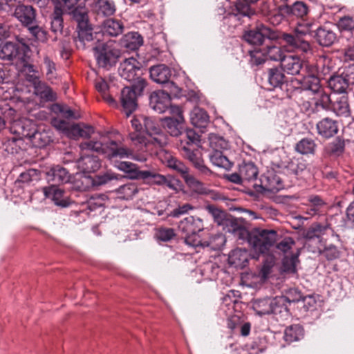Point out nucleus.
Returning <instances> with one entry per match:
<instances>
[{
  "label": "nucleus",
  "instance_id": "nucleus-10",
  "mask_svg": "<svg viewBox=\"0 0 354 354\" xmlns=\"http://www.w3.org/2000/svg\"><path fill=\"white\" fill-rule=\"evenodd\" d=\"M243 37L250 45L259 46L267 42L270 43V40L276 39L277 36L271 28L260 24L253 29L245 31Z\"/></svg>",
  "mask_w": 354,
  "mask_h": 354
},
{
  "label": "nucleus",
  "instance_id": "nucleus-16",
  "mask_svg": "<svg viewBox=\"0 0 354 354\" xmlns=\"http://www.w3.org/2000/svg\"><path fill=\"white\" fill-rule=\"evenodd\" d=\"M45 196L50 198L55 205L62 208L69 207L73 203L68 193L57 186H49L44 189Z\"/></svg>",
  "mask_w": 354,
  "mask_h": 354
},
{
  "label": "nucleus",
  "instance_id": "nucleus-43",
  "mask_svg": "<svg viewBox=\"0 0 354 354\" xmlns=\"http://www.w3.org/2000/svg\"><path fill=\"white\" fill-rule=\"evenodd\" d=\"M282 10L288 15H292L302 19L306 16L308 12V7L303 1H296L292 5H286Z\"/></svg>",
  "mask_w": 354,
  "mask_h": 354
},
{
  "label": "nucleus",
  "instance_id": "nucleus-20",
  "mask_svg": "<svg viewBox=\"0 0 354 354\" xmlns=\"http://www.w3.org/2000/svg\"><path fill=\"white\" fill-rule=\"evenodd\" d=\"M305 61L297 55H285L281 60L280 66L288 75H300Z\"/></svg>",
  "mask_w": 354,
  "mask_h": 354
},
{
  "label": "nucleus",
  "instance_id": "nucleus-64",
  "mask_svg": "<svg viewBox=\"0 0 354 354\" xmlns=\"http://www.w3.org/2000/svg\"><path fill=\"white\" fill-rule=\"evenodd\" d=\"M345 149V142L339 137L334 140L330 145V153L335 156H339Z\"/></svg>",
  "mask_w": 354,
  "mask_h": 354
},
{
  "label": "nucleus",
  "instance_id": "nucleus-19",
  "mask_svg": "<svg viewBox=\"0 0 354 354\" xmlns=\"http://www.w3.org/2000/svg\"><path fill=\"white\" fill-rule=\"evenodd\" d=\"M46 178L51 186L70 183L71 175L69 171L60 165L51 167L46 173Z\"/></svg>",
  "mask_w": 354,
  "mask_h": 354
},
{
  "label": "nucleus",
  "instance_id": "nucleus-57",
  "mask_svg": "<svg viewBox=\"0 0 354 354\" xmlns=\"http://www.w3.org/2000/svg\"><path fill=\"white\" fill-rule=\"evenodd\" d=\"M165 178V176L159 174L155 171H143L140 180L157 185H163Z\"/></svg>",
  "mask_w": 354,
  "mask_h": 354
},
{
  "label": "nucleus",
  "instance_id": "nucleus-7",
  "mask_svg": "<svg viewBox=\"0 0 354 354\" xmlns=\"http://www.w3.org/2000/svg\"><path fill=\"white\" fill-rule=\"evenodd\" d=\"M149 74L151 79L160 84L163 85L165 89L169 90L174 97L180 98L182 95V88L175 82L170 80L172 75L171 68L165 64H158L150 67Z\"/></svg>",
  "mask_w": 354,
  "mask_h": 354
},
{
  "label": "nucleus",
  "instance_id": "nucleus-14",
  "mask_svg": "<svg viewBox=\"0 0 354 354\" xmlns=\"http://www.w3.org/2000/svg\"><path fill=\"white\" fill-rule=\"evenodd\" d=\"M12 16L24 28L30 26L37 20L36 9L30 5L24 3H19L15 6Z\"/></svg>",
  "mask_w": 354,
  "mask_h": 354
},
{
  "label": "nucleus",
  "instance_id": "nucleus-13",
  "mask_svg": "<svg viewBox=\"0 0 354 354\" xmlns=\"http://www.w3.org/2000/svg\"><path fill=\"white\" fill-rule=\"evenodd\" d=\"M171 96L167 89L153 91L149 96V106L158 113H165L171 106Z\"/></svg>",
  "mask_w": 354,
  "mask_h": 354
},
{
  "label": "nucleus",
  "instance_id": "nucleus-24",
  "mask_svg": "<svg viewBox=\"0 0 354 354\" xmlns=\"http://www.w3.org/2000/svg\"><path fill=\"white\" fill-rule=\"evenodd\" d=\"M178 229L185 234L198 233L203 230V221L192 216H187L179 222Z\"/></svg>",
  "mask_w": 354,
  "mask_h": 354
},
{
  "label": "nucleus",
  "instance_id": "nucleus-59",
  "mask_svg": "<svg viewBox=\"0 0 354 354\" xmlns=\"http://www.w3.org/2000/svg\"><path fill=\"white\" fill-rule=\"evenodd\" d=\"M24 141L21 138L12 137L8 139L5 143V150L10 153H18L22 149Z\"/></svg>",
  "mask_w": 354,
  "mask_h": 354
},
{
  "label": "nucleus",
  "instance_id": "nucleus-53",
  "mask_svg": "<svg viewBox=\"0 0 354 354\" xmlns=\"http://www.w3.org/2000/svg\"><path fill=\"white\" fill-rule=\"evenodd\" d=\"M116 192L120 198L129 200L138 192V188L135 183H131L119 187Z\"/></svg>",
  "mask_w": 354,
  "mask_h": 354
},
{
  "label": "nucleus",
  "instance_id": "nucleus-23",
  "mask_svg": "<svg viewBox=\"0 0 354 354\" xmlns=\"http://www.w3.org/2000/svg\"><path fill=\"white\" fill-rule=\"evenodd\" d=\"M114 167L126 174L127 178L132 180H140L143 171L139 169L138 166L129 161L114 160Z\"/></svg>",
  "mask_w": 354,
  "mask_h": 354
},
{
  "label": "nucleus",
  "instance_id": "nucleus-56",
  "mask_svg": "<svg viewBox=\"0 0 354 354\" xmlns=\"http://www.w3.org/2000/svg\"><path fill=\"white\" fill-rule=\"evenodd\" d=\"M167 166L168 167L180 174L183 179H185L186 176L189 175L188 167L183 162L178 160L176 158L171 157L170 158H169L167 160Z\"/></svg>",
  "mask_w": 354,
  "mask_h": 354
},
{
  "label": "nucleus",
  "instance_id": "nucleus-27",
  "mask_svg": "<svg viewBox=\"0 0 354 354\" xmlns=\"http://www.w3.org/2000/svg\"><path fill=\"white\" fill-rule=\"evenodd\" d=\"M313 38L320 46L329 47L337 40V35L332 30L319 26L315 30Z\"/></svg>",
  "mask_w": 354,
  "mask_h": 354
},
{
  "label": "nucleus",
  "instance_id": "nucleus-5",
  "mask_svg": "<svg viewBox=\"0 0 354 354\" xmlns=\"http://www.w3.org/2000/svg\"><path fill=\"white\" fill-rule=\"evenodd\" d=\"M94 57L100 68L106 71L115 66L120 57V50L112 41L99 43L93 48Z\"/></svg>",
  "mask_w": 354,
  "mask_h": 354
},
{
  "label": "nucleus",
  "instance_id": "nucleus-32",
  "mask_svg": "<svg viewBox=\"0 0 354 354\" xmlns=\"http://www.w3.org/2000/svg\"><path fill=\"white\" fill-rule=\"evenodd\" d=\"M64 15V13L53 10V12L50 15V30L56 35V37H66L68 35V30L64 29V23L63 19Z\"/></svg>",
  "mask_w": 354,
  "mask_h": 354
},
{
  "label": "nucleus",
  "instance_id": "nucleus-4",
  "mask_svg": "<svg viewBox=\"0 0 354 354\" xmlns=\"http://www.w3.org/2000/svg\"><path fill=\"white\" fill-rule=\"evenodd\" d=\"M314 26V22L301 19V21L297 22L294 34L283 33L281 39L290 47L307 53L310 50V46L305 37H313L315 30H313V28Z\"/></svg>",
  "mask_w": 354,
  "mask_h": 354
},
{
  "label": "nucleus",
  "instance_id": "nucleus-3",
  "mask_svg": "<svg viewBox=\"0 0 354 354\" xmlns=\"http://www.w3.org/2000/svg\"><path fill=\"white\" fill-rule=\"evenodd\" d=\"M68 15L77 23L76 35L73 36V41L77 48L84 49L86 42L92 41L96 35V32H93V28L89 22L88 12L85 8L78 6Z\"/></svg>",
  "mask_w": 354,
  "mask_h": 354
},
{
  "label": "nucleus",
  "instance_id": "nucleus-49",
  "mask_svg": "<svg viewBox=\"0 0 354 354\" xmlns=\"http://www.w3.org/2000/svg\"><path fill=\"white\" fill-rule=\"evenodd\" d=\"M184 243L194 248L210 247L212 250L216 249L214 246L212 245V239L209 241H203L197 233L186 234L184 238Z\"/></svg>",
  "mask_w": 354,
  "mask_h": 354
},
{
  "label": "nucleus",
  "instance_id": "nucleus-45",
  "mask_svg": "<svg viewBox=\"0 0 354 354\" xmlns=\"http://www.w3.org/2000/svg\"><path fill=\"white\" fill-rule=\"evenodd\" d=\"M26 28L34 40L41 43H46L48 41V32L39 25L37 20L30 26H26Z\"/></svg>",
  "mask_w": 354,
  "mask_h": 354
},
{
  "label": "nucleus",
  "instance_id": "nucleus-8",
  "mask_svg": "<svg viewBox=\"0 0 354 354\" xmlns=\"http://www.w3.org/2000/svg\"><path fill=\"white\" fill-rule=\"evenodd\" d=\"M144 69L140 63L133 57L125 59L122 62L118 68V73L120 77L129 82L138 83L143 80L146 81L142 76L144 74Z\"/></svg>",
  "mask_w": 354,
  "mask_h": 354
},
{
  "label": "nucleus",
  "instance_id": "nucleus-38",
  "mask_svg": "<svg viewBox=\"0 0 354 354\" xmlns=\"http://www.w3.org/2000/svg\"><path fill=\"white\" fill-rule=\"evenodd\" d=\"M330 111L339 116H348L350 113L348 96L344 95L333 99Z\"/></svg>",
  "mask_w": 354,
  "mask_h": 354
},
{
  "label": "nucleus",
  "instance_id": "nucleus-33",
  "mask_svg": "<svg viewBox=\"0 0 354 354\" xmlns=\"http://www.w3.org/2000/svg\"><path fill=\"white\" fill-rule=\"evenodd\" d=\"M131 126L136 131V132H131L129 133V137L130 140L136 145H140L141 147V149L142 147H147V138L142 136L140 132H141L143 129V122L140 118H133L131 121Z\"/></svg>",
  "mask_w": 354,
  "mask_h": 354
},
{
  "label": "nucleus",
  "instance_id": "nucleus-63",
  "mask_svg": "<svg viewBox=\"0 0 354 354\" xmlns=\"http://www.w3.org/2000/svg\"><path fill=\"white\" fill-rule=\"evenodd\" d=\"M302 294L297 288H291L285 290L284 295L281 297H283L288 304L291 303H297L301 300Z\"/></svg>",
  "mask_w": 354,
  "mask_h": 354
},
{
  "label": "nucleus",
  "instance_id": "nucleus-40",
  "mask_svg": "<svg viewBox=\"0 0 354 354\" xmlns=\"http://www.w3.org/2000/svg\"><path fill=\"white\" fill-rule=\"evenodd\" d=\"M272 298L267 297L255 299L252 303V308L260 316L271 315Z\"/></svg>",
  "mask_w": 354,
  "mask_h": 354
},
{
  "label": "nucleus",
  "instance_id": "nucleus-30",
  "mask_svg": "<svg viewBox=\"0 0 354 354\" xmlns=\"http://www.w3.org/2000/svg\"><path fill=\"white\" fill-rule=\"evenodd\" d=\"M267 79L269 84L273 88H283L284 86H288L286 77L281 67H273L267 71Z\"/></svg>",
  "mask_w": 354,
  "mask_h": 354
},
{
  "label": "nucleus",
  "instance_id": "nucleus-44",
  "mask_svg": "<svg viewBox=\"0 0 354 354\" xmlns=\"http://www.w3.org/2000/svg\"><path fill=\"white\" fill-rule=\"evenodd\" d=\"M304 336V329L299 324H292L287 327L284 332L286 342L292 343L301 339Z\"/></svg>",
  "mask_w": 354,
  "mask_h": 354
},
{
  "label": "nucleus",
  "instance_id": "nucleus-25",
  "mask_svg": "<svg viewBox=\"0 0 354 354\" xmlns=\"http://www.w3.org/2000/svg\"><path fill=\"white\" fill-rule=\"evenodd\" d=\"M35 133L31 134L32 146L37 148H44L53 141V132L50 129H37Z\"/></svg>",
  "mask_w": 354,
  "mask_h": 354
},
{
  "label": "nucleus",
  "instance_id": "nucleus-37",
  "mask_svg": "<svg viewBox=\"0 0 354 354\" xmlns=\"http://www.w3.org/2000/svg\"><path fill=\"white\" fill-rule=\"evenodd\" d=\"M190 120L194 127L205 128L209 122V117L205 109L196 106L190 113Z\"/></svg>",
  "mask_w": 354,
  "mask_h": 354
},
{
  "label": "nucleus",
  "instance_id": "nucleus-62",
  "mask_svg": "<svg viewBox=\"0 0 354 354\" xmlns=\"http://www.w3.org/2000/svg\"><path fill=\"white\" fill-rule=\"evenodd\" d=\"M185 133L186 140H181V146L189 145L192 147H198L200 143V136L193 129H187Z\"/></svg>",
  "mask_w": 354,
  "mask_h": 354
},
{
  "label": "nucleus",
  "instance_id": "nucleus-29",
  "mask_svg": "<svg viewBox=\"0 0 354 354\" xmlns=\"http://www.w3.org/2000/svg\"><path fill=\"white\" fill-rule=\"evenodd\" d=\"M250 254L247 250L237 248L232 250L228 257L229 263L235 268L243 269L248 266Z\"/></svg>",
  "mask_w": 354,
  "mask_h": 354
},
{
  "label": "nucleus",
  "instance_id": "nucleus-39",
  "mask_svg": "<svg viewBox=\"0 0 354 354\" xmlns=\"http://www.w3.org/2000/svg\"><path fill=\"white\" fill-rule=\"evenodd\" d=\"M298 254H293L291 257L285 256L281 260L279 268L281 274H295L297 272V263L299 262Z\"/></svg>",
  "mask_w": 354,
  "mask_h": 354
},
{
  "label": "nucleus",
  "instance_id": "nucleus-18",
  "mask_svg": "<svg viewBox=\"0 0 354 354\" xmlns=\"http://www.w3.org/2000/svg\"><path fill=\"white\" fill-rule=\"evenodd\" d=\"M0 59L5 61L24 59V48L18 44L7 41L0 44Z\"/></svg>",
  "mask_w": 354,
  "mask_h": 354
},
{
  "label": "nucleus",
  "instance_id": "nucleus-28",
  "mask_svg": "<svg viewBox=\"0 0 354 354\" xmlns=\"http://www.w3.org/2000/svg\"><path fill=\"white\" fill-rule=\"evenodd\" d=\"M93 177L84 173H77L71 179V189L77 192H86L93 187Z\"/></svg>",
  "mask_w": 354,
  "mask_h": 354
},
{
  "label": "nucleus",
  "instance_id": "nucleus-55",
  "mask_svg": "<svg viewBox=\"0 0 354 354\" xmlns=\"http://www.w3.org/2000/svg\"><path fill=\"white\" fill-rule=\"evenodd\" d=\"M306 165L298 160L291 161L286 167L288 173L294 175L296 178L302 177L304 173L306 171Z\"/></svg>",
  "mask_w": 354,
  "mask_h": 354
},
{
  "label": "nucleus",
  "instance_id": "nucleus-42",
  "mask_svg": "<svg viewBox=\"0 0 354 354\" xmlns=\"http://www.w3.org/2000/svg\"><path fill=\"white\" fill-rule=\"evenodd\" d=\"M239 172L244 182H250L256 180L259 174L258 168L252 162H243L239 166Z\"/></svg>",
  "mask_w": 354,
  "mask_h": 354
},
{
  "label": "nucleus",
  "instance_id": "nucleus-36",
  "mask_svg": "<svg viewBox=\"0 0 354 354\" xmlns=\"http://www.w3.org/2000/svg\"><path fill=\"white\" fill-rule=\"evenodd\" d=\"M328 228V225H324L319 223H313L306 230H305L302 235L304 239L306 241H311L315 239H318L319 243H322V236L326 233Z\"/></svg>",
  "mask_w": 354,
  "mask_h": 354
},
{
  "label": "nucleus",
  "instance_id": "nucleus-46",
  "mask_svg": "<svg viewBox=\"0 0 354 354\" xmlns=\"http://www.w3.org/2000/svg\"><path fill=\"white\" fill-rule=\"evenodd\" d=\"M209 159L214 165L227 170L230 169L233 165L221 151L217 149L213 151L209 155Z\"/></svg>",
  "mask_w": 354,
  "mask_h": 354
},
{
  "label": "nucleus",
  "instance_id": "nucleus-17",
  "mask_svg": "<svg viewBox=\"0 0 354 354\" xmlns=\"http://www.w3.org/2000/svg\"><path fill=\"white\" fill-rule=\"evenodd\" d=\"M322 77H303L300 80L295 79L292 80V82H296L297 85L300 86L295 87V88L289 92V90L287 88V97L290 98L292 97V93L294 91H298L299 89L304 91H310L313 93H319L322 91V86L321 84V79Z\"/></svg>",
  "mask_w": 354,
  "mask_h": 354
},
{
  "label": "nucleus",
  "instance_id": "nucleus-9",
  "mask_svg": "<svg viewBox=\"0 0 354 354\" xmlns=\"http://www.w3.org/2000/svg\"><path fill=\"white\" fill-rule=\"evenodd\" d=\"M258 0H237L234 5L231 6L223 17L225 21L234 20L239 24L243 22V18L250 19L256 15L255 11L251 8L250 3H255Z\"/></svg>",
  "mask_w": 354,
  "mask_h": 354
},
{
  "label": "nucleus",
  "instance_id": "nucleus-1",
  "mask_svg": "<svg viewBox=\"0 0 354 354\" xmlns=\"http://www.w3.org/2000/svg\"><path fill=\"white\" fill-rule=\"evenodd\" d=\"M247 234L248 242L256 252V254L253 255V258L259 259L260 254L263 256L264 259L259 274L262 279H267L272 272L276 261L274 256L268 252L276 243L277 233L274 230L255 228L250 232H247Z\"/></svg>",
  "mask_w": 354,
  "mask_h": 354
},
{
  "label": "nucleus",
  "instance_id": "nucleus-58",
  "mask_svg": "<svg viewBox=\"0 0 354 354\" xmlns=\"http://www.w3.org/2000/svg\"><path fill=\"white\" fill-rule=\"evenodd\" d=\"M319 97L315 100V106L317 109L321 108L326 111H330L333 100L329 94L324 92L322 89L319 92Z\"/></svg>",
  "mask_w": 354,
  "mask_h": 354
},
{
  "label": "nucleus",
  "instance_id": "nucleus-41",
  "mask_svg": "<svg viewBox=\"0 0 354 354\" xmlns=\"http://www.w3.org/2000/svg\"><path fill=\"white\" fill-rule=\"evenodd\" d=\"M317 149L315 140L310 138H304L296 143L295 150L302 155H314Z\"/></svg>",
  "mask_w": 354,
  "mask_h": 354
},
{
  "label": "nucleus",
  "instance_id": "nucleus-34",
  "mask_svg": "<svg viewBox=\"0 0 354 354\" xmlns=\"http://www.w3.org/2000/svg\"><path fill=\"white\" fill-rule=\"evenodd\" d=\"M120 44L127 50L134 51L143 44V38L138 32H129L122 37Z\"/></svg>",
  "mask_w": 354,
  "mask_h": 354
},
{
  "label": "nucleus",
  "instance_id": "nucleus-35",
  "mask_svg": "<svg viewBox=\"0 0 354 354\" xmlns=\"http://www.w3.org/2000/svg\"><path fill=\"white\" fill-rule=\"evenodd\" d=\"M327 83L330 89L336 93H346L348 89L351 90V86L344 78L343 73L330 76Z\"/></svg>",
  "mask_w": 354,
  "mask_h": 354
},
{
  "label": "nucleus",
  "instance_id": "nucleus-31",
  "mask_svg": "<svg viewBox=\"0 0 354 354\" xmlns=\"http://www.w3.org/2000/svg\"><path fill=\"white\" fill-rule=\"evenodd\" d=\"M124 26L121 20L109 18L102 24V31L104 35L117 37L123 32Z\"/></svg>",
  "mask_w": 354,
  "mask_h": 354
},
{
  "label": "nucleus",
  "instance_id": "nucleus-51",
  "mask_svg": "<svg viewBox=\"0 0 354 354\" xmlns=\"http://www.w3.org/2000/svg\"><path fill=\"white\" fill-rule=\"evenodd\" d=\"M187 186L195 193L201 195L207 194V187L204 183L196 179L194 176L189 174L184 179Z\"/></svg>",
  "mask_w": 354,
  "mask_h": 354
},
{
  "label": "nucleus",
  "instance_id": "nucleus-12",
  "mask_svg": "<svg viewBox=\"0 0 354 354\" xmlns=\"http://www.w3.org/2000/svg\"><path fill=\"white\" fill-rule=\"evenodd\" d=\"M180 148L184 157L192 162L200 176L207 178L213 175V171L205 165L196 147H190L189 145H183Z\"/></svg>",
  "mask_w": 354,
  "mask_h": 354
},
{
  "label": "nucleus",
  "instance_id": "nucleus-50",
  "mask_svg": "<svg viewBox=\"0 0 354 354\" xmlns=\"http://www.w3.org/2000/svg\"><path fill=\"white\" fill-rule=\"evenodd\" d=\"M270 43L267 42L266 46L263 48V53L266 54V57L273 61H280L283 59V53L280 46L273 45Z\"/></svg>",
  "mask_w": 354,
  "mask_h": 354
},
{
  "label": "nucleus",
  "instance_id": "nucleus-2",
  "mask_svg": "<svg viewBox=\"0 0 354 354\" xmlns=\"http://www.w3.org/2000/svg\"><path fill=\"white\" fill-rule=\"evenodd\" d=\"M82 151H91L98 153L106 154V157L113 165L114 160H121L122 158H132L138 161H145L144 156L138 157L133 155V151L115 140H109L105 143L98 141H86L80 145Z\"/></svg>",
  "mask_w": 354,
  "mask_h": 354
},
{
  "label": "nucleus",
  "instance_id": "nucleus-47",
  "mask_svg": "<svg viewBox=\"0 0 354 354\" xmlns=\"http://www.w3.org/2000/svg\"><path fill=\"white\" fill-rule=\"evenodd\" d=\"M95 5L98 14L104 17L113 16L116 12V5L114 0H97Z\"/></svg>",
  "mask_w": 354,
  "mask_h": 354
},
{
  "label": "nucleus",
  "instance_id": "nucleus-6",
  "mask_svg": "<svg viewBox=\"0 0 354 354\" xmlns=\"http://www.w3.org/2000/svg\"><path fill=\"white\" fill-rule=\"evenodd\" d=\"M147 84V81L141 80L138 83H133L130 86H125L122 89L120 103L123 111L127 117L137 109V98L142 95Z\"/></svg>",
  "mask_w": 354,
  "mask_h": 354
},
{
  "label": "nucleus",
  "instance_id": "nucleus-60",
  "mask_svg": "<svg viewBox=\"0 0 354 354\" xmlns=\"http://www.w3.org/2000/svg\"><path fill=\"white\" fill-rule=\"evenodd\" d=\"M155 236L158 241L167 242L176 236V233L173 228L160 227L156 229Z\"/></svg>",
  "mask_w": 354,
  "mask_h": 354
},
{
  "label": "nucleus",
  "instance_id": "nucleus-54",
  "mask_svg": "<svg viewBox=\"0 0 354 354\" xmlns=\"http://www.w3.org/2000/svg\"><path fill=\"white\" fill-rule=\"evenodd\" d=\"M318 253L329 261L339 259L341 255V251L333 244L324 245L322 249H318Z\"/></svg>",
  "mask_w": 354,
  "mask_h": 354
},
{
  "label": "nucleus",
  "instance_id": "nucleus-61",
  "mask_svg": "<svg viewBox=\"0 0 354 354\" xmlns=\"http://www.w3.org/2000/svg\"><path fill=\"white\" fill-rule=\"evenodd\" d=\"M300 75L303 77H322V73L319 71V66L317 64L309 63L305 61L303 64L302 70Z\"/></svg>",
  "mask_w": 354,
  "mask_h": 354
},
{
  "label": "nucleus",
  "instance_id": "nucleus-48",
  "mask_svg": "<svg viewBox=\"0 0 354 354\" xmlns=\"http://www.w3.org/2000/svg\"><path fill=\"white\" fill-rule=\"evenodd\" d=\"M80 0H51L53 10L64 14H68L77 6Z\"/></svg>",
  "mask_w": 354,
  "mask_h": 354
},
{
  "label": "nucleus",
  "instance_id": "nucleus-26",
  "mask_svg": "<svg viewBox=\"0 0 354 354\" xmlns=\"http://www.w3.org/2000/svg\"><path fill=\"white\" fill-rule=\"evenodd\" d=\"M272 313L277 320H286L290 316L288 304L281 296L272 298Z\"/></svg>",
  "mask_w": 354,
  "mask_h": 354
},
{
  "label": "nucleus",
  "instance_id": "nucleus-52",
  "mask_svg": "<svg viewBox=\"0 0 354 354\" xmlns=\"http://www.w3.org/2000/svg\"><path fill=\"white\" fill-rule=\"evenodd\" d=\"M205 208L208 213L213 217L214 221L218 225H227V221L226 219L227 214L225 211L218 208L214 205H208Z\"/></svg>",
  "mask_w": 354,
  "mask_h": 354
},
{
  "label": "nucleus",
  "instance_id": "nucleus-11",
  "mask_svg": "<svg viewBox=\"0 0 354 354\" xmlns=\"http://www.w3.org/2000/svg\"><path fill=\"white\" fill-rule=\"evenodd\" d=\"M143 122L145 131L150 136L151 139L147 140V145L151 143L159 147H165L169 142L168 136L162 131L160 126L153 120L147 117H141Z\"/></svg>",
  "mask_w": 354,
  "mask_h": 354
},
{
  "label": "nucleus",
  "instance_id": "nucleus-22",
  "mask_svg": "<svg viewBox=\"0 0 354 354\" xmlns=\"http://www.w3.org/2000/svg\"><path fill=\"white\" fill-rule=\"evenodd\" d=\"M316 127L318 134L324 138L333 137L339 130L337 121L328 117L319 121Z\"/></svg>",
  "mask_w": 354,
  "mask_h": 354
},
{
  "label": "nucleus",
  "instance_id": "nucleus-21",
  "mask_svg": "<svg viewBox=\"0 0 354 354\" xmlns=\"http://www.w3.org/2000/svg\"><path fill=\"white\" fill-rule=\"evenodd\" d=\"M77 167L85 174L94 173L101 167V161L97 156L84 154L77 161Z\"/></svg>",
  "mask_w": 354,
  "mask_h": 354
},
{
  "label": "nucleus",
  "instance_id": "nucleus-15",
  "mask_svg": "<svg viewBox=\"0 0 354 354\" xmlns=\"http://www.w3.org/2000/svg\"><path fill=\"white\" fill-rule=\"evenodd\" d=\"M162 126L172 137L181 136L186 129L185 121L181 111L176 117H165L162 119Z\"/></svg>",
  "mask_w": 354,
  "mask_h": 354
}]
</instances>
